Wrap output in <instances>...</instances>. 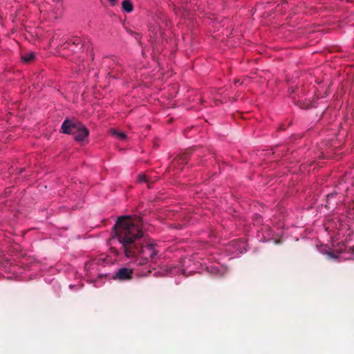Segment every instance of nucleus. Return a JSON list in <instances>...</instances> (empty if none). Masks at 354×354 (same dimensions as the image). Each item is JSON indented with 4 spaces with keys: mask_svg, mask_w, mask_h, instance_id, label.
I'll return each instance as SVG.
<instances>
[{
    "mask_svg": "<svg viewBox=\"0 0 354 354\" xmlns=\"http://www.w3.org/2000/svg\"><path fill=\"white\" fill-rule=\"evenodd\" d=\"M122 8L127 12H131L133 10V6L130 0H124L122 1Z\"/></svg>",
    "mask_w": 354,
    "mask_h": 354,
    "instance_id": "nucleus-8",
    "label": "nucleus"
},
{
    "mask_svg": "<svg viewBox=\"0 0 354 354\" xmlns=\"http://www.w3.org/2000/svg\"><path fill=\"white\" fill-rule=\"evenodd\" d=\"M131 34L134 35L135 38L138 40L140 39V35L137 32H131Z\"/></svg>",
    "mask_w": 354,
    "mask_h": 354,
    "instance_id": "nucleus-14",
    "label": "nucleus"
},
{
    "mask_svg": "<svg viewBox=\"0 0 354 354\" xmlns=\"http://www.w3.org/2000/svg\"><path fill=\"white\" fill-rule=\"evenodd\" d=\"M35 58V54L33 53H28L22 56V59L25 62H30Z\"/></svg>",
    "mask_w": 354,
    "mask_h": 354,
    "instance_id": "nucleus-10",
    "label": "nucleus"
},
{
    "mask_svg": "<svg viewBox=\"0 0 354 354\" xmlns=\"http://www.w3.org/2000/svg\"><path fill=\"white\" fill-rule=\"evenodd\" d=\"M337 194V192H333L326 196V201L327 203L329 202L330 199L334 198Z\"/></svg>",
    "mask_w": 354,
    "mask_h": 354,
    "instance_id": "nucleus-11",
    "label": "nucleus"
},
{
    "mask_svg": "<svg viewBox=\"0 0 354 354\" xmlns=\"http://www.w3.org/2000/svg\"><path fill=\"white\" fill-rule=\"evenodd\" d=\"M189 154V151H186L176 157L171 165V167H174L177 170H182L188 161Z\"/></svg>",
    "mask_w": 354,
    "mask_h": 354,
    "instance_id": "nucleus-4",
    "label": "nucleus"
},
{
    "mask_svg": "<svg viewBox=\"0 0 354 354\" xmlns=\"http://www.w3.org/2000/svg\"><path fill=\"white\" fill-rule=\"evenodd\" d=\"M326 254L328 259H337L338 257V255L333 252H328Z\"/></svg>",
    "mask_w": 354,
    "mask_h": 354,
    "instance_id": "nucleus-13",
    "label": "nucleus"
},
{
    "mask_svg": "<svg viewBox=\"0 0 354 354\" xmlns=\"http://www.w3.org/2000/svg\"><path fill=\"white\" fill-rule=\"evenodd\" d=\"M138 180L140 183H145L146 184H147L148 187L150 188L151 185H152L156 180V179H153L150 177L147 176L144 174H141L138 176Z\"/></svg>",
    "mask_w": 354,
    "mask_h": 354,
    "instance_id": "nucleus-7",
    "label": "nucleus"
},
{
    "mask_svg": "<svg viewBox=\"0 0 354 354\" xmlns=\"http://www.w3.org/2000/svg\"><path fill=\"white\" fill-rule=\"evenodd\" d=\"M111 6L115 5V3L118 1V0H109Z\"/></svg>",
    "mask_w": 354,
    "mask_h": 354,
    "instance_id": "nucleus-15",
    "label": "nucleus"
},
{
    "mask_svg": "<svg viewBox=\"0 0 354 354\" xmlns=\"http://www.w3.org/2000/svg\"><path fill=\"white\" fill-rule=\"evenodd\" d=\"M133 270L128 268H121L115 272L113 278L119 281L130 280L133 278Z\"/></svg>",
    "mask_w": 354,
    "mask_h": 354,
    "instance_id": "nucleus-5",
    "label": "nucleus"
},
{
    "mask_svg": "<svg viewBox=\"0 0 354 354\" xmlns=\"http://www.w3.org/2000/svg\"><path fill=\"white\" fill-rule=\"evenodd\" d=\"M66 48H69V46L73 45L76 48L79 47L80 48H82L83 46H85V42L83 41L81 38L78 37H73L69 41L65 44Z\"/></svg>",
    "mask_w": 354,
    "mask_h": 354,
    "instance_id": "nucleus-6",
    "label": "nucleus"
},
{
    "mask_svg": "<svg viewBox=\"0 0 354 354\" xmlns=\"http://www.w3.org/2000/svg\"><path fill=\"white\" fill-rule=\"evenodd\" d=\"M111 133H112V135L115 136L120 140H124L127 138V136L124 133L119 132L115 129H112Z\"/></svg>",
    "mask_w": 354,
    "mask_h": 354,
    "instance_id": "nucleus-9",
    "label": "nucleus"
},
{
    "mask_svg": "<svg viewBox=\"0 0 354 354\" xmlns=\"http://www.w3.org/2000/svg\"><path fill=\"white\" fill-rule=\"evenodd\" d=\"M61 129L63 133L73 135L77 142L84 141L89 135V131L86 126L76 119H65Z\"/></svg>",
    "mask_w": 354,
    "mask_h": 354,
    "instance_id": "nucleus-2",
    "label": "nucleus"
},
{
    "mask_svg": "<svg viewBox=\"0 0 354 354\" xmlns=\"http://www.w3.org/2000/svg\"><path fill=\"white\" fill-rule=\"evenodd\" d=\"M142 227L140 217L124 216L118 218L112 230V239H116L121 244L125 257L138 266L147 264L149 259L153 261L158 255L153 244L144 245Z\"/></svg>",
    "mask_w": 354,
    "mask_h": 354,
    "instance_id": "nucleus-1",
    "label": "nucleus"
},
{
    "mask_svg": "<svg viewBox=\"0 0 354 354\" xmlns=\"http://www.w3.org/2000/svg\"><path fill=\"white\" fill-rule=\"evenodd\" d=\"M104 63L109 68L108 75L113 78H119L122 72V66L116 58H105Z\"/></svg>",
    "mask_w": 354,
    "mask_h": 354,
    "instance_id": "nucleus-3",
    "label": "nucleus"
},
{
    "mask_svg": "<svg viewBox=\"0 0 354 354\" xmlns=\"http://www.w3.org/2000/svg\"><path fill=\"white\" fill-rule=\"evenodd\" d=\"M347 215L350 218H354V207L348 209Z\"/></svg>",
    "mask_w": 354,
    "mask_h": 354,
    "instance_id": "nucleus-12",
    "label": "nucleus"
}]
</instances>
